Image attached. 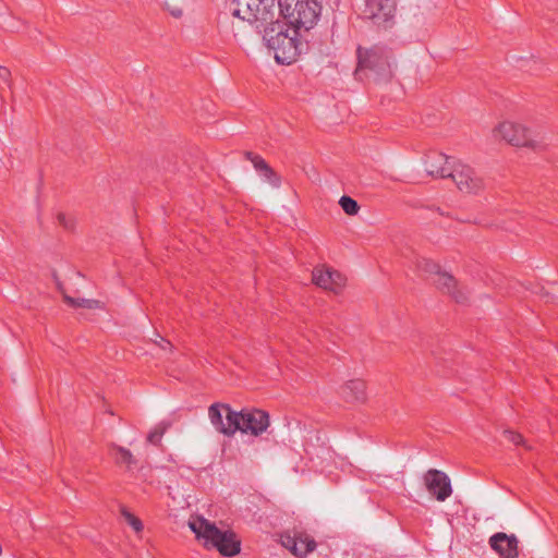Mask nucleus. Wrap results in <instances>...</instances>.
Segmentation results:
<instances>
[{"instance_id": "aec40b11", "label": "nucleus", "mask_w": 558, "mask_h": 558, "mask_svg": "<svg viewBox=\"0 0 558 558\" xmlns=\"http://www.w3.org/2000/svg\"><path fill=\"white\" fill-rule=\"evenodd\" d=\"M110 450L113 459L118 464L130 466L134 463L133 454L129 449L122 446L113 445L111 446Z\"/></svg>"}, {"instance_id": "f257e3e1", "label": "nucleus", "mask_w": 558, "mask_h": 558, "mask_svg": "<svg viewBox=\"0 0 558 558\" xmlns=\"http://www.w3.org/2000/svg\"><path fill=\"white\" fill-rule=\"evenodd\" d=\"M187 526L205 549H215L227 558L235 557L241 553L240 535L225 524L217 525L204 517L193 515L189 519Z\"/></svg>"}, {"instance_id": "2eb2a0df", "label": "nucleus", "mask_w": 558, "mask_h": 558, "mask_svg": "<svg viewBox=\"0 0 558 558\" xmlns=\"http://www.w3.org/2000/svg\"><path fill=\"white\" fill-rule=\"evenodd\" d=\"M454 161L458 160L445 154L435 153L426 157L425 169L434 177L446 178L454 168Z\"/></svg>"}, {"instance_id": "0eeeda50", "label": "nucleus", "mask_w": 558, "mask_h": 558, "mask_svg": "<svg viewBox=\"0 0 558 558\" xmlns=\"http://www.w3.org/2000/svg\"><path fill=\"white\" fill-rule=\"evenodd\" d=\"M311 283L331 296H340L348 287V277L333 266L320 263L311 270Z\"/></svg>"}, {"instance_id": "dca6fc26", "label": "nucleus", "mask_w": 558, "mask_h": 558, "mask_svg": "<svg viewBox=\"0 0 558 558\" xmlns=\"http://www.w3.org/2000/svg\"><path fill=\"white\" fill-rule=\"evenodd\" d=\"M393 12V3L391 0H369L366 3L364 14L368 19L386 21Z\"/></svg>"}, {"instance_id": "20e7f679", "label": "nucleus", "mask_w": 558, "mask_h": 558, "mask_svg": "<svg viewBox=\"0 0 558 558\" xmlns=\"http://www.w3.org/2000/svg\"><path fill=\"white\" fill-rule=\"evenodd\" d=\"M282 22L295 34H308L320 20L323 5L320 0H279Z\"/></svg>"}, {"instance_id": "7ed1b4c3", "label": "nucleus", "mask_w": 558, "mask_h": 558, "mask_svg": "<svg viewBox=\"0 0 558 558\" xmlns=\"http://www.w3.org/2000/svg\"><path fill=\"white\" fill-rule=\"evenodd\" d=\"M492 140L517 150L535 151L541 148L533 129L523 120L515 117H501L490 129Z\"/></svg>"}, {"instance_id": "4be33fe9", "label": "nucleus", "mask_w": 558, "mask_h": 558, "mask_svg": "<svg viewBox=\"0 0 558 558\" xmlns=\"http://www.w3.org/2000/svg\"><path fill=\"white\" fill-rule=\"evenodd\" d=\"M502 435L507 441L513 444L514 446H521L526 450H532V446L527 442L521 433L513 429H505Z\"/></svg>"}, {"instance_id": "393cba45", "label": "nucleus", "mask_w": 558, "mask_h": 558, "mask_svg": "<svg viewBox=\"0 0 558 558\" xmlns=\"http://www.w3.org/2000/svg\"><path fill=\"white\" fill-rule=\"evenodd\" d=\"M11 78V71L8 66L0 64V80L8 82Z\"/></svg>"}, {"instance_id": "423d86ee", "label": "nucleus", "mask_w": 558, "mask_h": 558, "mask_svg": "<svg viewBox=\"0 0 558 558\" xmlns=\"http://www.w3.org/2000/svg\"><path fill=\"white\" fill-rule=\"evenodd\" d=\"M274 8V0H232L229 8V26L232 32H241L266 21Z\"/></svg>"}, {"instance_id": "9b49d317", "label": "nucleus", "mask_w": 558, "mask_h": 558, "mask_svg": "<svg viewBox=\"0 0 558 558\" xmlns=\"http://www.w3.org/2000/svg\"><path fill=\"white\" fill-rule=\"evenodd\" d=\"M280 544L298 558H305L313 553L317 543L314 537L304 531H287L279 537Z\"/></svg>"}, {"instance_id": "f03ea898", "label": "nucleus", "mask_w": 558, "mask_h": 558, "mask_svg": "<svg viewBox=\"0 0 558 558\" xmlns=\"http://www.w3.org/2000/svg\"><path fill=\"white\" fill-rule=\"evenodd\" d=\"M416 270L441 295L458 304L469 301L470 294L466 288L441 260L428 257L421 258L416 262Z\"/></svg>"}, {"instance_id": "1a4fd4ad", "label": "nucleus", "mask_w": 558, "mask_h": 558, "mask_svg": "<svg viewBox=\"0 0 558 558\" xmlns=\"http://www.w3.org/2000/svg\"><path fill=\"white\" fill-rule=\"evenodd\" d=\"M207 415L210 424L218 434L226 437L235 436L238 411L228 403L215 402L209 405Z\"/></svg>"}, {"instance_id": "b1692460", "label": "nucleus", "mask_w": 558, "mask_h": 558, "mask_svg": "<svg viewBox=\"0 0 558 558\" xmlns=\"http://www.w3.org/2000/svg\"><path fill=\"white\" fill-rule=\"evenodd\" d=\"M58 221H59L60 226H62L64 229L74 230L75 221L71 217H68L64 214H59Z\"/></svg>"}, {"instance_id": "6e6552de", "label": "nucleus", "mask_w": 558, "mask_h": 558, "mask_svg": "<svg viewBox=\"0 0 558 558\" xmlns=\"http://www.w3.org/2000/svg\"><path fill=\"white\" fill-rule=\"evenodd\" d=\"M271 421L268 412L262 409H243L238 411L235 434L241 433L259 437L268 430Z\"/></svg>"}, {"instance_id": "5701e85b", "label": "nucleus", "mask_w": 558, "mask_h": 558, "mask_svg": "<svg viewBox=\"0 0 558 558\" xmlns=\"http://www.w3.org/2000/svg\"><path fill=\"white\" fill-rule=\"evenodd\" d=\"M121 515L124 519L125 523L129 524L136 534H140L144 530V524L142 520L136 517L134 513L126 509L121 510Z\"/></svg>"}, {"instance_id": "f8f14e48", "label": "nucleus", "mask_w": 558, "mask_h": 558, "mask_svg": "<svg viewBox=\"0 0 558 558\" xmlns=\"http://www.w3.org/2000/svg\"><path fill=\"white\" fill-rule=\"evenodd\" d=\"M454 168L450 172V178L457 189L464 194H476L484 187L482 178L468 165L454 161Z\"/></svg>"}, {"instance_id": "412c9836", "label": "nucleus", "mask_w": 558, "mask_h": 558, "mask_svg": "<svg viewBox=\"0 0 558 558\" xmlns=\"http://www.w3.org/2000/svg\"><path fill=\"white\" fill-rule=\"evenodd\" d=\"M338 204H339L341 210L347 216L355 217L361 211V206L359 205V203L349 195H342L339 198Z\"/></svg>"}, {"instance_id": "a211bd4d", "label": "nucleus", "mask_w": 558, "mask_h": 558, "mask_svg": "<svg viewBox=\"0 0 558 558\" xmlns=\"http://www.w3.org/2000/svg\"><path fill=\"white\" fill-rule=\"evenodd\" d=\"M62 299L72 308L98 310L104 306L99 300L83 296L73 298L65 292L62 293Z\"/></svg>"}, {"instance_id": "4468645a", "label": "nucleus", "mask_w": 558, "mask_h": 558, "mask_svg": "<svg viewBox=\"0 0 558 558\" xmlns=\"http://www.w3.org/2000/svg\"><path fill=\"white\" fill-rule=\"evenodd\" d=\"M489 545L500 558L519 557V539L514 534L496 533L489 538Z\"/></svg>"}, {"instance_id": "ddd939ff", "label": "nucleus", "mask_w": 558, "mask_h": 558, "mask_svg": "<svg viewBox=\"0 0 558 558\" xmlns=\"http://www.w3.org/2000/svg\"><path fill=\"white\" fill-rule=\"evenodd\" d=\"M428 494L438 501H445L452 493L448 476L438 470H428L423 477Z\"/></svg>"}, {"instance_id": "f3484780", "label": "nucleus", "mask_w": 558, "mask_h": 558, "mask_svg": "<svg viewBox=\"0 0 558 558\" xmlns=\"http://www.w3.org/2000/svg\"><path fill=\"white\" fill-rule=\"evenodd\" d=\"M357 58V73L362 72L364 69L373 70L375 68H384L386 65V62L377 53L367 49H359Z\"/></svg>"}, {"instance_id": "6ab92c4d", "label": "nucleus", "mask_w": 558, "mask_h": 558, "mask_svg": "<svg viewBox=\"0 0 558 558\" xmlns=\"http://www.w3.org/2000/svg\"><path fill=\"white\" fill-rule=\"evenodd\" d=\"M255 168L259 171L260 175L271 185L279 186V175L262 159L254 162Z\"/></svg>"}, {"instance_id": "39448f33", "label": "nucleus", "mask_w": 558, "mask_h": 558, "mask_svg": "<svg viewBox=\"0 0 558 558\" xmlns=\"http://www.w3.org/2000/svg\"><path fill=\"white\" fill-rule=\"evenodd\" d=\"M304 34H295L282 21H276L266 27L264 32V41L278 63L291 64L299 57L300 39Z\"/></svg>"}, {"instance_id": "9d476101", "label": "nucleus", "mask_w": 558, "mask_h": 558, "mask_svg": "<svg viewBox=\"0 0 558 558\" xmlns=\"http://www.w3.org/2000/svg\"><path fill=\"white\" fill-rule=\"evenodd\" d=\"M338 396L347 407L365 405L369 401L368 383L359 376L348 378L340 385Z\"/></svg>"}]
</instances>
